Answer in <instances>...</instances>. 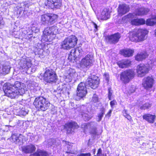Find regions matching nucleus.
Segmentation results:
<instances>
[{"instance_id":"nucleus-38","label":"nucleus","mask_w":156,"mask_h":156,"mask_svg":"<svg viewBox=\"0 0 156 156\" xmlns=\"http://www.w3.org/2000/svg\"><path fill=\"white\" fill-rule=\"evenodd\" d=\"M136 88L135 86H132L131 87H128L127 88V90L124 91V93L127 94H131L134 92Z\"/></svg>"},{"instance_id":"nucleus-32","label":"nucleus","mask_w":156,"mask_h":156,"mask_svg":"<svg viewBox=\"0 0 156 156\" xmlns=\"http://www.w3.org/2000/svg\"><path fill=\"white\" fill-rule=\"evenodd\" d=\"M23 107L22 105H20L18 111L19 115L21 116H25L27 114L28 112V110L25 109V108H23Z\"/></svg>"},{"instance_id":"nucleus-23","label":"nucleus","mask_w":156,"mask_h":156,"mask_svg":"<svg viewBox=\"0 0 156 156\" xmlns=\"http://www.w3.org/2000/svg\"><path fill=\"white\" fill-rule=\"evenodd\" d=\"M149 11V9L145 8L142 7L136 9L135 12L134 13L136 15V16H142L147 14Z\"/></svg>"},{"instance_id":"nucleus-51","label":"nucleus","mask_w":156,"mask_h":156,"mask_svg":"<svg viewBox=\"0 0 156 156\" xmlns=\"http://www.w3.org/2000/svg\"><path fill=\"white\" fill-rule=\"evenodd\" d=\"M122 114L125 117L128 114L127 113V111L126 110H124L122 111Z\"/></svg>"},{"instance_id":"nucleus-53","label":"nucleus","mask_w":156,"mask_h":156,"mask_svg":"<svg viewBox=\"0 0 156 156\" xmlns=\"http://www.w3.org/2000/svg\"><path fill=\"white\" fill-rule=\"evenodd\" d=\"M125 117L127 118L128 120H130L131 119V116L128 114Z\"/></svg>"},{"instance_id":"nucleus-26","label":"nucleus","mask_w":156,"mask_h":156,"mask_svg":"<svg viewBox=\"0 0 156 156\" xmlns=\"http://www.w3.org/2000/svg\"><path fill=\"white\" fill-rule=\"evenodd\" d=\"M144 119L146 120L149 122L152 123L154 122L156 118L155 115H152L150 114H147L143 116Z\"/></svg>"},{"instance_id":"nucleus-28","label":"nucleus","mask_w":156,"mask_h":156,"mask_svg":"<svg viewBox=\"0 0 156 156\" xmlns=\"http://www.w3.org/2000/svg\"><path fill=\"white\" fill-rule=\"evenodd\" d=\"M148 55L146 51H143L137 54L135 57V59L138 61H141L146 58Z\"/></svg>"},{"instance_id":"nucleus-47","label":"nucleus","mask_w":156,"mask_h":156,"mask_svg":"<svg viewBox=\"0 0 156 156\" xmlns=\"http://www.w3.org/2000/svg\"><path fill=\"white\" fill-rule=\"evenodd\" d=\"M97 155L98 156H102V150L101 148H99L98 150Z\"/></svg>"},{"instance_id":"nucleus-27","label":"nucleus","mask_w":156,"mask_h":156,"mask_svg":"<svg viewBox=\"0 0 156 156\" xmlns=\"http://www.w3.org/2000/svg\"><path fill=\"white\" fill-rule=\"evenodd\" d=\"M146 25L148 26H152L156 24V14L152 15L151 18L147 19L146 22Z\"/></svg>"},{"instance_id":"nucleus-14","label":"nucleus","mask_w":156,"mask_h":156,"mask_svg":"<svg viewBox=\"0 0 156 156\" xmlns=\"http://www.w3.org/2000/svg\"><path fill=\"white\" fill-rule=\"evenodd\" d=\"M99 79L96 76H93L92 78H88L86 82L87 84L91 88L95 89L99 83Z\"/></svg>"},{"instance_id":"nucleus-31","label":"nucleus","mask_w":156,"mask_h":156,"mask_svg":"<svg viewBox=\"0 0 156 156\" xmlns=\"http://www.w3.org/2000/svg\"><path fill=\"white\" fill-rule=\"evenodd\" d=\"M50 20L49 14H45L41 16V21L44 24H48L49 23Z\"/></svg>"},{"instance_id":"nucleus-54","label":"nucleus","mask_w":156,"mask_h":156,"mask_svg":"<svg viewBox=\"0 0 156 156\" xmlns=\"http://www.w3.org/2000/svg\"><path fill=\"white\" fill-rule=\"evenodd\" d=\"M104 76L106 77V79L107 80H108V73H105Z\"/></svg>"},{"instance_id":"nucleus-55","label":"nucleus","mask_w":156,"mask_h":156,"mask_svg":"<svg viewBox=\"0 0 156 156\" xmlns=\"http://www.w3.org/2000/svg\"><path fill=\"white\" fill-rule=\"evenodd\" d=\"M151 64H153V65L156 66V59H155V60H153L152 61H151Z\"/></svg>"},{"instance_id":"nucleus-62","label":"nucleus","mask_w":156,"mask_h":156,"mask_svg":"<svg viewBox=\"0 0 156 156\" xmlns=\"http://www.w3.org/2000/svg\"><path fill=\"white\" fill-rule=\"evenodd\" d=\"M57 65H58V63H57Z\"/></svg>"},{"instance_id":"nucleus-3","label":"nucleus","mask_w":156,"mask_h":156,"mask_svg":"<svg viewBox=\"0 0 156 156\" xmlns=\"http://www.w3.org/2000/svg\"><path fill=\"white\" fill-rule=\"evenodd\" d=\"M148 33V31L146 30L139 29L136 32H129L126 34V36L132 41L139 42L144 40L145 36Z\"/></svg>"},{"instance_id":"nucleus-20","label":"nucleus","mask_w":156,"mask_h":156,"mask_svg":"<svg viewBox=\"0 0 156 156\" xmlns=\"http://www.w3.org/2000/svg\"><path fill=\"white\" fill-rule=\"evenodd\" d=\"M129 10V8L128 5L125 4L120 5L118 8V12L119 15H122L126 13Z\"/></svg>"},{"instance_id":"nucleus-59","label":"nucleus","mask_w":156,"mask_h":156,"mask_svg":"<svg viewBox=\"0 0 156 156\" xmlns=\"http://www.w3.org/2000/svg\"><path fill=\"white\" fill-rule=\"evenodd\" d=\"M54 141V140L50 139L49 140L50 141Z\"/></svg>"},{"instance_id":"nucleus-10","label":"nucleus","mask_w":156,"mask_h":156,"mask_svg":"<svg viewBox=\"0 0 156 156\" xmlns=\"http://www.w3.org/2000/svg\"><path fill=\"white\" fill-rule=\"evenodd\" d=\"M134 75V72L133 70H126L121 73L120 79L124 83H128L133 78Z\"/></svg>"},{"instance_id":"nucleus-7","label":"nucleus","mask_w":156,"mask_h":156,"mask_svg":"<svg viewBox=\"0 0 156 156\" xmlns=\"http://www.w3.org/2000/svg\"><path fill=\"white\" fill-rule=\"evenodd\" d=\"M136 15L133 14L129 13L127 15L125 16L122 19L123 23L131 21V23L133 25L138 26L142 25L145 23V20L142 18L136 19H133L135 17Z\"/></svg>"},{"instance_id":"nucleus-25","label":"nucleus","mask_w":156,"mask_h":156,"mask_svg":"<svg viewBox=\"0 0 156 156\" xmlns=\"http://www.w3.org/2000/svg\"><path fill=\"white\" fill-rule=\"evenodd\" d=\"M131 61L129 60L125 59L119 61L117 62V64L120 67L123 68L129 66L131 64Z\"/></svg>"},{"instance_id":"nucleus-2","label":"nucleus","mask_w":156,"mask_h":156,"mask_svg":"<svg viewBox=\"0 0 156 156\" xmlns=\"http://www.w3.org/2000/svg\"><path fill=\"white\" fill-rule=\"evenodd\" d=\"M58 29L55 26L46 28L43 31L41 41H51L55 37L56 35L59 33Z\"/></svg>"},{"instance_id":"nucleus-6","label":"nucleus","mask_w":156,"mask_h":156,"mask_svg":"<svg viewBox=\"0 0 156 156\" xmlns=\"http://www.w3.org/2000/svg\"><path fill=\"white\" fill-rule=\"evenodd\" d=\"M50 103L46 99L42 97H37L34 102L35 107L39 110L44 111L49 107Z\"/></svg>"},{"instance_id":"nucleus-61","label":"nucleus","mask_w":156,"mask_h":156,"mask_svg":"<svg viewBox=\"0 0 156 156\" xmlns=\"http://www.w3.org/2000/svg\"><path fill=\"white\" fill-rule=\"evenodd\" d=\"M71 144V143H68V144Z\"/></svg>"},{"instance_id":"nucleus-56","label":"nucleus","mask_w":156,"mask_h":156,"mask_svg":"<svg viewBox=\"0 0 156 156\" xmlns=\"http://www.w3.org/2000/svg\"><path fill=\"white\" fill-rule=\"evenodd\" d=\"M3 82H0V89L2 88V86H3Z\"/></svg>"},{"instance_id":"nucleus-9","label":"nucleus","mask_w":156,"mask_h":156,"mask_svg":"<svg viewBox=\"0 0 156 156\" xmlns=\"http://www.w3.org/2000/svg\"><path fill=\"white\" fill-rule=\"evenodd\" d=\"M44 80L47 82L51 83L55 81L57 79V75L53 69H47L44 75Z\"/></svg>"},{"instance_id":"nucleus-30","label":"nucleus","mask_w":156,"mask_h":156,"mask_svg":"<svg viewBox=\"0 0 156 156\" xmlns=\"http://www.w3.org/2000/svg\"><path fill=\"white\" fill-rule=\"evenodd\" d=\"M82 115L83 119L86 121L89 120L93 116L92 114L88 111L83 112Z\"/></svg>"},{"instance_id":"nucleus-58","label":"nucleus","mask_w":156,"mask_h":156,"mask_svg":"<svg viewBox=\"0 0 156 156\" xmlns=\"http://www.w3.org/2000/svg\"><path fill=\"white\" fill-rule=\"evenodd\" d=\"M28 86L29 87H31H31H33V86H32V85H30V84H29L28 85Z\"/></svg>"},{"instance_id":"nucleus-39","label":"nucleus","mask_w":156,"mask_h":156,"mask_svg":"<svg viewBox=\"0 0 156 156\" xmlns=\"http://www.w3.org/2000/svg\"><path fill=\"white\" fill-rule=\"evenodd\" d=\"M105 108H102L100 110V112L98 114V118L97 120L98 122H100L102 119V118L105 114Z\"/></svg>"},{"instance_id":"nucleus-41","label":"nucleus","mask_w":156,"mask_h":156,"mask_svg":"<svg viewBox=\"0 0 156 156\" xmlns=\"http://www.w3.org/2000/svg\"><path fill=\"white\" fill-rule=\"evenodd\" d=\"M77 57L75 55L74 53H71V51L68 58V59L70 61L74 62Z\"/></svg>"},{"instance_id":"nucleus-16","label":"nucleus","mask_w":156,"mask_h":156,"mask_svg":"<svg viewBox=\"0 0 156 156\" xmlns=\"http://www.w3.org/2000/svg\"><path fill=\"white\" fill-rule=\"evenodd\" d=\"M154 80L152 77L148 76L145 78L142 83L144 87L147 89L152 87Z\"/></svg>"},{"instance_id":"nucleus-15","label":"nucleus","mask_w":156,"mask_h":156,"mask_svg":"<svg viewBox=\"0 0 156 156\" xmlns=\"http://www.w3.org/2000/svg\"><path fill=\"white\" fill-rule=\"evenodd\" d=\"M46 5L51 9L59 8L62 5L61 0H47Z\"/></svg>"},{"instance_id":"nucleus-21","label":"nucleus","mask_w":156,"mask_h":156,"mask_svg":"<svg viewBox=\"0 0 156 156\" xmlns=\"http://www.w3.org/2000/svg\"><path fill=\"white\" fill-rule=\"evenodd\" d=\"M67 73L68 75L66 76V80L67 81V79H69V80L68 81L69 82H71L72 79L77 77L78 75L75 70L72 68H70L69 70Z\"/></svg>"},{"instance_id":"nucleus-17","label":"nucleus","mask_w":156,"mask_h":156,"mask_svg":"<svg viewBox=\"0 0 156 156\" xmlns=\"http://www.w3.org/2000/svg\"><path fill=\"white\" fill-rule=\"evenodd\" d=\"M78 127L77 123L74 122H67L64 126V128L67 129V132L70 133H72L74 129H77Z\"/></svg>"},{"instance_id":"nucleus-4","label":"nucleus","mask_w":156,"mask_h":156,"mask_svg":"<svg viewBox=\"0 0 156 156\" xmlns=\"http://www.w3.org/2000/svg\"><path fill=\"white\" fill-rule=\"evenodd\" d=\"M34 30V32L37 33L39 31V30L37 28L34 27H30L29 25L27 26L25 28L22 29V34H20V31L14 32V34H16L15 37L21 38H24L28 40H30L32 37L33 31Z\"/></svg>"},{"instance_id":"nucleus-57","label":"nucleus","mask_w":156,"mask_h":156,"mask_svg":"<svg viewBox=\"0 0 156 156\" xmlns=\"http://www.w3.org/2000/svg\"><path fill=\"white\" fill-rule=\"evenodd\" d=\"M66 153H71V154H73V153H74L73 152L71 151H67V152H66Z\"/></svg>"},{"instance_id":"nucleus-36","label":"nucleus","mask_w":156,"mask_h":156,"mask_svg":"<svg viewBox=\"0 0 156 156\" xmlns=\"http://www.w3.org/2000/svg\"><path fill=\"white\" fill-rule=\"evenodd\" d=\"M27 5L25 3H21L18 4L16 7L17 9L19 10L20 12L22 11L26 10L27 9L26 6Z\"/></svg>"},{"instance_id":"nucleus-42","label":"nucleus","mask_w":156,"mask_h":156,"mask_svg":"<svg viewBox=\"0 0 156 156\" xmlns=\"http://www.w3.org/2000/svg\"><path fill=\"white\" fill-rule=\"evenodd\" d=\"M81 128L83 129L84 132H85L86 130L91 127V124L90 123L83 124L81 125Z\"/></svg>"},{"instance_id":"nucleus-45","label":"nucleus","mask_w":156,"mask_h":156,"mask_svg":"<svg viewBox=\"0 0 156 156\" xmlns=\"http://www.w3.org/2000/svg\"><path fill=\"white\" fill-rule=\"evenodd\" d=\"M117 104V102L115 100H113L110 102V105L111 107L113 109L114 108L115 105H116Z\"/></svg>"},{"instance_id":"nucleus-8","label":"nucleus","mask_w":156,"mask_h":156,"mask_svg":"<svg viewBox=\"0 0 156 156\" xmlns=\"http://www.w3.org/2000/svg\"><path fill=\"white\" fill-rule=\"evenodd\" d=\"M94 62L93 55L88 54L82 59L80 62V66L83 68H89L93 65Z\"/></svg>"},{"instance_id":"nucleus-13","label":"nucleus","mask_w":156,"mask_h":156,"mask_svg":"<svg viewBox=\"0 0 156 156\" xmlns=\"http://www.w3.org/2000/svg\"><path fill=\"white\" fill-rule=\"evenodd\" d=\"M87 93L86 84L83 83H80L77 88V95L80 98L86 96Z\"/></svg>"},{"instance_id":"nucleus-5","label":"nucleus","mask_w":156,"mask_h":156,"mask_svg":"<svg viewBox=\"0 0 156 156\" xmlns=\"http://www.w3.org/2000/svg\"><path fill=\"white\" fill-rule=\"evenodd\" d=\"M77 40V38L75 36H69L61 42V48L65 50H69L76 45Z\"/></svg>"},{"instance_id":"nucleus-11","label":"nucleus","mask_w":156,"mask_h":156,"mask_svg":"<svg viewBox=\"0 0 156 156\" xmlns=\"http://www.w3.org/2000/svg\"><path fill=\"white\" fill-rule=\"evenodd\" d=\"M19 65L20 69L23 70V71H26L31 67V61L29 57L23 58L21 60Z\"/></svg>"},{"instance_id":"nucleus-24","label":"nucleus","mask_w":156,"mask_h":156,"mask_svg":"<svg viewBox=\"0 0 156 156\" xmlns=\"http://www.w3.org/2000/svg\"><path fill=\"white\" fill-rule=\"evenodd\" d=\"M134 52L133 49H126L121 50L120 53L125 57H129L132 56Z\"/></svg>"},{"instance_id":"nucleus-52","label":"nucleus","mask_w":156,"mask_h":156,"mask_svg":"<svg viewBox=\"0 0 156 156\" xmlns=\"http://www.w3.org/2000/svg\"><path fill=\"white\" fill-rule=\"evenodd\" d=\"M65 62V61L64 60H62L61 61V62L60 63V66H59L60 67H62V66L64 65Z\"/></svg>"},{"instance_id":"nucleus-22","label":"nucleus","mask_w":156,"mask_h":156,"mask_svg":"<svg viewBox=\"0 0 156 156\" xmlns=\"http://www.w3.org/2000/svg\"><path fill=\"white\" fill-rule=\"evenodd\" d=\"M10 68L9 63H5L2 66L0 64V74L4 75L8 74Z\"/></svg>"},{"instance_id":"nucleus-29","label":"nucleus","mask_w":156,"mask_h":156,"mask_svg":"<svg viewBox=\"0 0 156 156\" xmlns=\"http://www.w3.org/2000/svg\"><path fill=\"white\" fill-rule=\"evenodd\" d=\"M110 14L106 9H104L101 12L100 18L102 20H106L109 18Z\"/></svg>"},{"instance_id":"nucleus-19","label":"nucleus","mask_w":156,"mask_h":156,"mask_svg":"<svg viewBox=\"0 0 156 156\" xmlns=\"http://www.w3.org/2000/svg\"><path fill=\"white\" fill-rule=\"evenodd\" d=\"M121 37L120 34L119 33L115 34L108 36L106 39L110 42L114 43L117 42Z\"/></svg>"},{"instance_id":"nucleus-50","label":"nucleus","mask_w":156,"mask_h":156,"mask_svg":"<svg viewBox=\"0 0 156 156\" xmlns=\"http://www.w3.org/2000/svg\"><path fill=\"white\" fill-rule=\"evenodd\" d=\"M93 26H94V27L95 28V29L94 30V31L95 32H96L97 31V30H98L97 25L94 22L93 23Z\"/></svg>"},{"instance_id":"nucleus-1","label":"nucleus","mask_w":156,"mask_h":156,"mask_svg":"<svg viewBox=\"0 0 156 156\" xmlns=\"http://www.w3.org/2000/svg\"><path fill=\"white\" fill-rule=\"evenodd\" d=\"M3 87L6 96L12 99L15 98L19 95H22L26 90L25 85L18 81L16 82L14 85L10 83H5Z\"/></svg>"},{"instance_id":"nucleus-60","label":"nucleus","mask_w":156,"mask_h":156,"mask_svg":"<svg viewBox=\"0 0 156 156\" xmlns=\"http://www.w3.org/2000/svg\"><path fill=\"white\" fill-rule=\"evenodd\" d=\"M48 144H49V145H50L51 146H52V144H51V143H50L49 142L48 143Z\"/></svg>"},{"instance_id":"nucleus-33","label":"nucleus","mask_w":156,"mask_h":156,"mask_svg":"<svg viewBox=\"0 0 156 156\" xmlns=\"http://www.w3.org/2000/svg\"><path fill=\"white\" fill-rule=\"evenodd\" d=\"M71 53H74L75 55L77 57L82 54V49L80 47H78L74 49L71 50Z\"/></svg>"},{"instance_id":"nucleus-63","label":"nucleus","mask_w":156,"mask_h":156,"mask_svg":"<svg viewBox=\"0 0 156 156\" xmlns=\"http://www.w3.org/2000/svg\"><path fill=\"white\" fill-rule=\"evenodd\" d=\"M19 110H19H18V109H17V110Z\"/></svg>"},{"instance_id":"nucleus-18","label":"nucleus","mask_w":156,"mask_h":156,"mask_svg":"<svg viewBox=\"0 0 156 156\" xmlns=\"http://www.w3.org/2000/svg\"><path fill=\"white\" fill-rule=\"evenodd\" d=\"M36 149L35 146L32 144L24 146L22 147L23 152L25 153H32Z\"/></svg>"},{"instance_id":"nucleus-40","label":"nucleus","mask_w":156,"mask_h":156,"mask_svg":"<svg viewBox=\"0 0 156 156\" xmlns=\"http://www.w3.org/2000/svg\"><path fill=\"white\" fill-rule=\"evenodd\" d=\"M91 102L94 104V105L97 106V103L99 102V99L98 96L96 94H94L92 97Z\"/></svg>"},{"instance_id":"nucleus-37","label":"nucleus","mask_w":156,"mask_h":156,"mask_svg":"<svg viewBox=\"0 0 156 156\" xmlns=\"http://www.w3.org/2000/svg\"><path fill=\"white\" fill-rule=\"evenodd\" d=\"M50 20H49V23L52 24L55 23L57 20L58 18L57 15L54 14H49Z\"/></svg>"},{"instance_id":"nucleus-43","label":"nucleus","mask_w":156,"mask_h":156,"mask_svg":"<svg viewBox=\"0 0 156 156\" xmlns=\"http://www.w3.org/2000/svg\"><path fill=\"white\" fill-rule=\"evenodd\" d=\"M108 97L109 100H111L112 97V90L111 88L108 89Z\"/></svg>"},{"instance_id":"nucleus-34","label":"nucleus","mask_w":156,"mask_h":156,"mask_svg":"<svg viewBox=\"0 0 156 156\" xmlns=\"http://www.w3.org/2000/svg\"><path fill=\"white\" fill-rule=\"evenodd\" d=\"M37 46L38 49H40V52H41L43 55L44 53H45V52L43 50V48L44 47V44L43 43L41 44L38 43L37 45ZM39 54H40L39 56L40 58H43L44 57L43 55H42L41 54H40V53H39Z\"/></svg>"},{"instance_id":"nucleus-12","label":"nucleus","mask_w":156,"mask_h":156,"mask_svg":"<svg viewBox=\"0 0 156 156\" xmlns=\"http://www.w3.org/2000/svg\"><path fill=\"white\" fill-rule=\"evenodd\" d=\"M149 72L147 66L143 64H140L137 66L136 72L138 76L140 77L144 76Z\"/></svg>"},{"instance_id":"nucleus-49","label":"nucleus","mask_w":156,"mask_h":156,"mask_svg":"<svg viewBox=\"0 0 156 156\" xmlns=\"http://www.w3.org/2000/svg\"><path fill=\"white\" fill-rule=\"evenodd\" d=\"M78 156H91V155L90 153H88L86 154H81Z\"/></svg>"},{"instance_id":"nucleus-44","label":"nucleus","mask_w":156,"mask_h":156,"mask_svg":"<svg viewBox=\"0 0 156 156\" xmlns=\"http://www.w3.org/2000/svg\"><path fill=\"white\" fill-rule=\"evenodd\" d=\"M151 106V105L149 103H146L142 106L140 108L142 109H145Z\"/></svg>"},{"instance_id":"nucleus-35","label":"nucleus","mask_w":156,"mask_h":156,"mask_svg":"<svg viewBox=\"0 0 156 156\" xmlns=\"http://www.w3.org/2000/svg\"><path fill=\"white\" fill-rule=\"evenodd\" d=\"M48 155L47 152L40 150H37L34 154V156H47Z\"/></svg>"},{"instance_id":"nucleus-46","label":"nucleus","mask_w":156,"mask_h":156,"mask_svg":"<svg viewBox=\"0 0 156 156\" xmlns=\"http://www.w3.org/2000/svg\"><path fill=\"white\" fill-rule=\"evenodd\" d=\"M12 138L14 142H19L20 140L19 138L16 136L15 134L12 135Z\"/></svg>"},{"instance_id":"nucleus-48","label":"nucleus","mask_w":156,"mask_h":156,"mask_svg":"<svg viewBox=\"0 0 156 156\" xmlns=\"http://www.w3.org/2000/svg\"><path fill=\"white\" fill-rule=\"evenodd\" d=\"M112 109L110 110L109 112L106 114V116L107 117H110L111 115L112 112Z\"/></svg>"}]
</instances>
